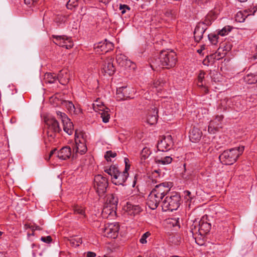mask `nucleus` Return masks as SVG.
Instances as JSON below:
<instances>
[{"mask_svg":"<svg viewBox=\"0 0 257 257\" xmlns=\"http://www.w3.org/2000/svg\"><path fill=\"white\" fill-rule=\"evenodd\" d=\"M152 192H153L154 193V195H157L158 196L160 197V198H162L163 199V198L165 197L161 193L158 192L156 190H154V189L152 190Z\"/></svg>","mask_w":257,"mask_h":257,"instance_id":"4d7b16f0","label":"nucleus"},{"mask_svg":"<svg viewBox=\"0 0 257 257\" xmlns=\"http://www.w3.org/2000/svg\"><path fill=\"white\" fill-rule=\"evenodd\" d=\"M73 211L75 214H80L83 215L84 217L85 216V211L83 208L81 206H79L78 205L75 206L73 208Z\"/></svg>","mask_w":257,"mask_h":257,"instance_id":"37998d69","label":"nucleus"},{"mask_svg":"<svg viewBox=\"0 0 257 257\" xmlns=\"http://www.w3.org/2000/svg\"><path fill=\"white\" fill-rule=\"evenodd\" d=\"M0 257H6L5 254L3 252H0Z\"/></svg>","mask_w":257,"mask_h":257,"instance_id":"69168bd1","label":"nucleus"},{"mask_svg":"<svg viewBox=\"0 0 257 257\" xmlns=\"http://www.w3.org/2000/svg\"><path fill=\"white\" fill-rule=\"evenodd\" d=\"M185 194L187 196L190 197L191 195V193L189 191H185Z\"/></svg>","mask_w":257,"mask_h":257,"instance_id":"e2e57ef3","label":"nucleus"},{"mask_svg":"<svg viewBox=\"0 0 257 257\" xmlns=\"http://www.w3.org/2000/svg\"><path fill=\"white\" fill-rule=\"evenodd\" d=\"M78 5V0H68L66 6L69 9H72Z\"/></svg>","mask_w":257,"mask_h":257,"instance_id":"a18cd8bd","label":"nucleus"},{"mask_svg":"<svg viewBox=\"0 0 257 257\" xmlns=\"http://www.w3.org/2000/svg\"><path fill=\"white\" fill-rule=\"evenodd\" d=\"M31 228L33 230H41V228L39 226L36 225H34L31 226Z\"/></svg>","mask_w":257,"mask_h":257,"instance_id":"680f3d73","label":"nucleus"},{"mask_svg":"<svg viewBox=\"0 0 257 257\" xmlns=\"http://www.w3.org/2000/svg\"><path fill=\"white\" fill-rule=\"evenodd\" d=\"M171 187L172 183L171 182H165L157 185L154 189L165 196L169 193Z\"/></svg>","mask_w":257,"mask_h":257,"instance_id":"4468645a","label":"nucleus"},{"mask_svg":"<svg viewBox=\"0 0 257 257\" xmlns=\"http://www.w3.org/2000/svg\"><path fill=\"white\" fill-rule=\"evenodd\" d=\"M151 154L152 151L150 150L149 148L147 147L144 148L141 153V162H142L143 160L145 161L150 156Z\"/></svg>","mask_w":257,"mask_h":257,"instance_id":"c756f323","label":"nucleus"},{"mask_svg":"<svg viewBox=\"0 0 257 257\" xmlns=\"http://www.w3.org/2000/svg\"><path fill=\"white\" fill-rule=\"evenodd\" d=\"M124 162L125 164L124 170L122 172L118 170L117 174L111 178L112 182L116 185H123L128 177L127 171L130 168V165L127 164L128 159L125 158Z\"/></svg>","mask_w":257,"mask_h":257,"instance_id":"423d86ee","label":"nucleus"},{"mask_svg":"<svg viewBox=\"0 0 257 257\" xmlns=\"http://www.w3.org/2000/svg\"><path fill=\"white\" fill-rule=\"evenodd\" d=\"M116 156V153L111 151H108L106 152L104 158L107 162H111V158H114Z\"/></svg>","mask_w":257,"mask_h":257,"instance_id":"79ce46f5","label":"nucleus"},{"mask_svg":"<svg viewBox=\"0 0 257 257\" xmlns=\"http://www.w3.org/2000/svg\"><path fill=\"white\" fill-rule=\"evenodd\" d=\"M216 54H213L209 56H207L203 60V63L205 65H209L210 64H213L214 62V60L216 59ZM219 58H217V59H219Z\"/></svg>","mask_w":257,"mask_h":257,"instance_id":"7c9ffc66","label":"nucleus"},{"mask_svg":"<svg viewBox=\"0 0 257 257\" xmlns=\"http://www.w3.org/2000/svg\"><path fill=\"white\" fill-rule=\"evenodd\" d=\"M158 120V111L156 107L152 108L150 110L147 115V122L148 123L153 125L155 124Z\"/></svg>","mask_w":257,"mask_h":257,"instance_id":"412c9836","label":"nucleus"},{"mask_svg":"<svg viewBox=\"0 0 257 257\" xmlns=\"http://www.w3.org/2000/svg\"><path fill=\"white\" fill-rule=\"evenodd\" d=\"M207 29L203 23H198L194 32V37L197 42H199L203 38V35Z\"/></svg>","mask_w":257,"mask_h":257,"instance_id":"2eb2a0df","label":"nucleus"},{"mask_svg":"<svg viewBox=\"0 0 257 257\" xmlns=\"http://www.w3.org/2000/svg\"><path fill=\"white\" fill-rule=\"evenodd\" d=\"M210 228V223L201 220L199 222L196 221L191 226V230L193 234L199 233L201 235L208 232Z\"/></svg>","mask_w":257,"mask_h":257,"instance_id":"39448f33","label":"nucleus"},{"mask_svg":"<svg viewBox=\"0 0 257 257\" xmlns=\"http://www.w3.org/2000/svg\"><path fill=\"white\" fill-rule=\"evenodd\" d=\"M228 151H230L232 155L236 154L237 155V158L243 153L244 151V146H239L238 147H236L227 150Z\"/></svg>","mask_w":257,"mask_h":257,"instance_id":"473e14b6","label":"nucleus"},{"mask_svg":"<svg viewBox=\"0 0 257 257\" xmlns=\"http://www.w3.org/2000/svg\"><path fill=\"white\" fill-rule=\"evenodd\" d=\"M218 12L216 10L211 11L205 17L204 19L200 21L199 23H203L205 26V28L207 29L213 21H214L218 15Z\"/></svg>","mask_w":257,"mask_h":257,"instance_id":"dca6fc26","label":"nucleus"},{"mask_svg":"<svg viewBox=\"0 0 257 257\" xmlns=\"http://www.w3.org/2000/svg\"><path fill=\"white\" fill-rule=\"evenodd\" d=\"M47 125L46 134L48 141L52 143L57 133L60 131V127L58 122L54 117L46 118L45 119Z\"/></svg>","mask_w":257,"mask_h":257,"instance_id":"7ed1b4c3","label":"nucleus"},{"mask_svg":"<svg viewBox=\"0 0 257 257\" xmlns=\"http://www.w3.org/2000/svg\"><path fill=\"white\" fill-rule=\"evenodd\" d=\"M93 107L94 110L95 111H101V109H105V108H106L103 105L99 104V103H94L93 104Z\"/></svg>","mask_w":257,"mask_h":257,"instance_id":"09e8293b","label":"nucleus"},{"mask_svg":"<svg viewBox=\"0 0 257 257\" xmlns=\"http://www.w3.org/2000/svg\"><path fill=\"white\" fill-rule=\"evenodd\" d=\"M63 104L70 113H72L73 111L75 110V105L71 101L65 100L63 102Z\"/></svg>","mask_w":257,"mask_h":257,"instance_id":"ea45409f","label":"nucleus"},{"mask_svg":"<svg viewBox=\"0 0 257 257\" xmlns=\"http://www.w3.org/2000/svg\"><path fill=\"white\" fill-rule=\"evenodd\" d=\"M113 48V44L106 40L103 42H100L95 47V49H97V51L99 50L102 52H107Z\"/></svg>","mask_w":257,"mask_h":257,"instance_id":"a211bd4d","label":"nucleus"},{"mask_svg":"<svg viewBox=\"0 0 257 257\" xmlns=\"http://www.w3.org/2000/svg\"><path fill=\"white\" fill-rule=\"evenodd\" d=\"M82 112V109L78 106H75V110L73 111L72 113L78 114Z\"/></svg>","mask_w":257,"mask_h":257,"instance_id":"5fc2aeb1","label":"nucleus"},{"mask_svg":"<svg viewBox=\"0 0 257 257\" xmlns=\"http://www.w3.org/2000/svg\"><path fill=\"white\" fill-rule=\"evenodd\" d=\"M99 113L103 122L107 123L109 121L110 113L109 109L108 108H105L104 109H101V111Z\"/></svg>","mask_w":257,"mask_h":257,"instance_id":"cd10ccee","label":"nucleus"},{"mask_svg":"<svg viewBox=\"0 0 257 257\" xmlns=\"http://www.w3.org/2000/svg\"><path fill=\"white\" fill-rule=\"evenodd\" d=\"M219 35L217 34L211 33L208 35V39L210 42L213 44L216 45L218 43V39Z\"/></svg>","mask_w":257,"mask_h":257,"instance_id":"a19ab883","label":"nucleus"},{"mask_svg":"<svg viewBox=\"0 0 257 257\" xmlns=\"http://www.w3.org/2000/svg\"><path fill=\"white\" fill-rule=\"evenodd\" d=\"M71 149L68 146H65L57 152V157L62 160L69 158L71 155Z\"/></svg>","mask_w":257,"mask_h":257,"instance_id":"4be33fe9","label":"nucleus"},{"mask_svg":"<svg viewBox=\"0 0 257 257\" xmlns=\"http://www.w3.org/2000/svg\"><path fill=\"white\" fill-rule=\"evenodd\" d=\"M172 161V158L170 156H166L164 158L157 160L156 162L159 164L167 165L170 164Z\"/></svg>","mask_w":257,"mask_h":257,"instance_id":"e433bc0d","label":"nucleus"},{"mask_svg":"<svg viewBox=\"0 0 257 257\" xmlns=\"http://www.w3.org/2000/svg\"><path fill=\"white\" fill-rule=\"evenodd\" d=\"M162 199L157 195H154V193L151 191L148 196L147 204L151 209L154 210L157 208Z\"/></svg>","mask_w":257,"mask_h":257,"instance_id":"ddd939ff","label":"nucleus"},{"mask_svg":"<svg viewBox=\"0 0 257 257\" xmlns=\"http://www.w3.org/2000/svg\"><path fill=\"white\" fill-rule=\"evenodd\" d=\"M56 151H57V149H54L52 150L50 152V154H49V155L48 157V158H47V157H46V160H49L51 158V157L52 156V155H53L54 153H56Z\"/></svg>","mask_w":257,"mask_h":257,"instance_id":"13d9d810","label":"nucleus"},{"mask_svg":"<svg viewBox=\"0 0 257 257\" xmlns=\"http://www.w3.org/2000/svg\"><path fill=\"white\" fill-rule=\"evenodd\" d=\"M107 179L101 175H97L94 179L93 186L99 196H103L106 192L108 187Z\"/></svg>","mask_w":257,"mask_h":257,"instance_id":"20e7f679","label":"nucleus"},{"mask_svg":"<svg viewBox=\"0 0 257 257\" xmlns=\"http://www.w3.org/2000/svg\"><path fill=\"white\" fill-rule=\"evenodd\" d=\"M41 240L46 243H50L52 241V239L50 236H47L46 237H41Z\"/></svg>","mask_w":257,"mask_h":257,"instance_id":"864d4df0","label":"nucleus"},{"mask_svg":"<svg viewBox=\"0 0 257 257\" xmlns=\"http://www.w3.org/2000/svg\"><path fill=\"white\" fill-rule=\"evenodd\" d=\"M223 118V116L222 115H216L215 118L212 120L211 121H216V123H220V125L221 126V121H222Z\"/></svg>","mask_w":257,"mask_h":257,"instance_id":"603ef678","label":"nucleus"},{"mask_svg":"<svg viewBox=\"0 0 257 257\" xmlns=\"http://www.w3.org/2000/svg\"><path fill=\"white\" fill-rule=\"evenodd\" d=\"M116 98L118 100L126 99L129 97L125 87H120L116 90Z\"/></svg>","mask_w":257,"mask_h":257,"instance_id":"393cba45","label":"nucleus"},{"mask_svg":"<svg viewBox=\"0 0 257 257\" xmlns=\"http://www.w3.org/2000/svg\"><path fill=\"white\" fill-rule=\"evenodd\" d=\"M87 151V146H75L73 148V151L76 154L79 153L81 155L85 154Z\"/></svg>","mask_w":257,"mask_h":257,"instance_id":"f704fd0d","label":"nucleus"},{"mask_svg":"<svg viewBox=\"0 0 257 257\" xmlns=\"http://www.w3.org/2000/svg\"><path fill=\"white\" fill-rule=\"evenodd\" d=\"M180 196L177 193H172L165 197L162 201V207L164 211H173L177 210L180 206Z\"/></svg>","mask_w":257,"mask_h":257,"instance_id":"f03ea898","label":"nucleus"},{"mask_svg":"<svg viewBox=\"0 0 257 257\" xmlns=\"http://www.w3.org/2000/svg\"><path fill=\"white\" fill-rule=\"evenodd\" d=\"M52 38L55 39L54 42L57 45L65 47L69 49L73 46V43L70 37L66 36L52 35Z\"/></svg>","mask_w":257,"mask_h":257,"instance_id":"1a4fd4ad","label":"nucleus"},{"mask_svg":"<svg viewBox=\"0 0 257 257\" xmlns=\"http://www.w3.org/2000/svg\"><path fill=\"white\" fill-rule=\"evenodd\" d=\"M165 84V81L162 79H158L154 81L153 83V87L158 89V90H160L161 89V87H162Z\"/></svg>","mask_w":257,"mask_h":257,"instance_id":"4c0bfd02","label":"nucleus"},{"mask_svg":"<svg viewBox=\"0 0 257 257\" xmlns=\"http://www.w3.org/2000/svg\"><path fill=\"white\" fill-rule=\"evenodd\" d=\"M56 114L58 118L61 119L63 125L64 131L69 135L72 134L73 132V124L67 115L61 111H57Z\"/></svg>","mask_w":257,"mask_h":257,"instance_id":"6e6552de","label":"nucleus"},{"mask_svg":"<svg viewBox=\"0 0 257 257\" xmlns=\"http://www.w3.org/2000/svg\"><path fill=\"white\" fill-rule=\"evenodd\" d=\"M124 9H127V10H130V8L128 7V6H127V5H120V10H122V11H121V13L122 14H124L125 12V11L124 10Z\"/></svg>","mask_w":257,"mask_h":257,"instance_id":"6e6d98bb","label":"nucleus"},{"mask_svg":"<svg viewBox=\"0 0 257 257\" xmlns=\"http://www.w3.org/2000/svg\"><path fill=\"white\" fill-rule=\"evenodd\" d=\"M88 138L85 133L80 132L79 133L76 131L75 142V145H86L88 143Z\"/></svg>","mask_w":257,"mask_h":257,"instance_id":"6ab92c4d","label":"nucleus"},{"mask_svg":"<svg viewBox=\"0 0 257 257\" xmlns=\"http://www.w3.org/2000/svg\"><path fill=\"white\" fill-rule=\"evenodd\" d=\"M177 61V55L175 52L169 50L162 51L159 57L153 62V66L169 69L175 66Z\"/></svg>","mask_w":257,"mask_h":257,"instance_id":"f257e3e1","label":"nucleus"},{"mask_svg":"<svg viewBox=\"0 0 257 257\" xmlns=\"http://www.w3.org/2000/svg\"><path fill=\"white\" fill-rule=\"evenodd\" d=\"M246 17V13L244 14L242 12L239 11L236 13L235 20L237 22L242 23L244 21Z\"/></svg>","mask_w":257,"mask_h":257,"instance_id":"c9c22d12","label":"nucleus"},{"mask_svg":"<svg viewBox=\"0 0 257 257\" xmlns=\"http://www.w3.org/2000/svg\"><path fill=\"white\" fill-rule=\"evenodd\" d=\"M202 137V132L197 127H193L190 132L189 138L193 143H197Z\"/></svg>","mask_w":257,"mask_h":257,"instance_id":"aec40b11","label":"nucleus"},{"mask_svg":"<svg viewBox=\"0 0 257 257\" xmlns=\"http://www.w3.org/2000/svg\"><path fill=\"white\" fill-rule=\"evenodd\" d=\"M119 229V224L116 222L107 223L102 228L104 236L113 238L117 236Z\"/></svg>","mask_w":257,"mask_h":257,"instance_id":"0eeeda50","label":"nucleus"},{"mask_svg":"<svg viewBox=\"0 0 257 257\" xmlns=\"http://www.w3.org/2000/svg\"><path fill=\"white\" fill-rule=\"evenodd\" d=\"M101 2L104 4H108L111 0H100Z\"/></svg>","mask_w":257,"mask_h":257,"instance_id":"0e129e2a","label":"nucleus"},{"mask_svg":"<svg viewBox=\"0 0 257 257\" xmlns=\"http://www.w3.org/2000/svg\"><path fill=\"white\" fill-rule=\"evenodd\" d=\"M96 256V253L93 252L88 251L87 253L86 256L87 257H95Z\"/></svg>","mask_w":257,"mask_h":257,"instance_id":"052dcab7","label":"nucleus"},{"mask_svg":"<svg viewBox=\"0 0 257 257\" xmlns=\"http://www.w3.org/2000/svg\"><path fill=\"white\" fill-rule=\"evenodd\" d=\"M113 58L112 57L107 58L103 61L101 67V71L104 75L111 76L115 71V68L113 64Z\"/></svg>","mask_w":257,"mask_h":257,"instance_id":"9d476101","label":"nucleus"},{"mask_svg":"<svg viewBox=\"0 0 257 257\" xmlns=\"http://www.w3.org/2000/svg\"><path fill=\"white\" fill-rule=\"evenodd\" d=\"M118 199L117 196H116L114 194H110L107 197L106 202L110 205V207H111L112 209H116L118 204Z\"/></svg>","mask_w":257,"mask_h":257,"instance_id":"a878e982","label":"nucleus"},{"mask_svg":"<svg viewBox=\"0 0 257 257\" xmlns=\"http://www.w3.org/2000/svg\"><path fill=\"white\" fill-rule=\"evenodd\" d=\"M118 170L117 167L115 165H111L109 168H105L104 172L109 175L112 178L117 174Z\"/></svg>","mask_w":257,"mask_h":257,"instance_id":"c85d7f7f","label":"nucleus"},{"mask_svg":"<svg viewBox=\"0 0 257 257\" xmlns=\"http://www.w3.org/2000/svg\"><path fill=\"white\" fill-rule=\"evenodd\" d=\"M244 79L248 84H253L257 82L256 76L255 74H248L244 77Z\"/></svg>","mask_w":257,"mask_h":257,"instance_id":"2f4dec72","label":"nucleus"},{"mask_svg":"<svg viewBox=\"0 0 257 257\" xmlns=\"http://www.w3.org/2000/svg\"><path fill=\"white\" fill-rule=\"evenodd\" d=\"M117 63L121 66L125 68L131 67L132 66L133 69L135 68L134 64L124 55H117L116 58Z\"/></svg>","mask_w":257,"mask_h":257,"instance_id":"f3484780","label":"nucleus"},{"mask_svg":"<svg viewBox=\"0 0 257 257\" xmlns=\"http://www.w3.org/2000/svg\"><path fill=\"white\" fill-rule=\"evenodd\" d=\"M219 160L221 162L226 165H232L237 159V155H232L230 151L226 150L220 155Z\"/></svg>","mask_w":257,"mask_h":257,"instance_id":"9b49d317","label":"nucleus"},{"mask_svg":"<svg viewBox=\"0 0 257 257\" xmlns=\"http://www.w3.org/2000/svg\"><path fill=\"white\" fill-rule=\"evenodd\" d=\"M39 0H24L25 4L28 5L29 7L32 6H35Z\"/></svg>","mask_w":257,"mask_h":257,"instance_id":"3c124183","label":"nucleus"},{"mask_svg":"<svg viewBox=\"0 0 257 257\" xmlns=\"http://www.w3.org/2000/svg\"><path fill=\"white\" fill-rule=\"evenodd\" d=\"M222 128L220 123H216V121H210L208 127V132L209 134H214L219 131Z\"/></svg>","mask_w":257,"mask_h":257,"instance_id":"b1692460","label":"nucleus"},{"mask_svg":"<svg viewBox=\"0 0 257 257\" xmlns=\"http://www.w3.org/2000/svg\"><path fill=\"white\" fill-rule=\"evenodd\" d=\"M45 78L46 80L50 83H53L58 79L56 75H54L51 73H47L45 75Z\"/></svg>","mask_w":257,"mask_h":257,"instance_id":"c03bdc74","label":"nucleus"},{"mask_svg":"<svg viewBox=\"0 0 257 257\" xmlns=\"http://www.w3.org/2000/svg\"><path fill=\"white\" fill-rule=\"evenodd\" d=\"M231 27L229 26H225L221 30L218 31V35L221 36L227 35L231 30Z\"/></svg>","mask_w":257,"mask_h":257,"instance_id":"58836bf2","label":"nucleus"},{"mask_svg":"<svg viewBox=\"0 0 257 257\" xmlns=\"http://www.w3.org/2000/svg\"><path fill=\"white\" fill-rule=\"evenodd\" d=\"M125 208L127 214L133 216L139 215L143 210L140 205H134L131 202H127Z\"/></svg>","mask_w":257,"mask_h":257,"instance_id":"f8f14e48","label":"nucleus"},{"mask_svg":"<svg viewBox=\"0 0 257 257\" xmlns=\"http://www.w3.org/2000/svg\"><path fill=\"white\" fill-rule=\"evenodd\" d=\"M170 146H155L157 148V151L167 152L170 150Z\"/></svg>","mask_w":257,"mask_h":257,"instance_id":"8fccbe9b","label":"nucleus"},{"mask_svg":"<svg viewBox=\"0 0 257 257\" xmlns=\"http://www.w3.org/2000/svg\"><path fill=\"white\" fill-rule=\"evenodd\" d=\"M204 75L205 73L201 71L198 75L197 85L199 87H202L203 86L202 81L204 77Z\"/></svg>","mask_w":257,"mask_h":257,"instance_id":"de8ad7c7","label":"nucleus"},{"mask_svg":"<svg viewBox=\"0 0 257 257\" xmlns=\"http://www.w3.org/2000/svg\"><path fill=\"white\" fill-rule=\"evenodd\" d=\"M193 198V197L192 195H190V197H188V200L190 199V201H191L192 199Z\"/></svg>","mask_w":257,"mask_h":257,"instance_id":"338daca9","label":"nucleus"},{"mask_svg":"<svg viewBox=\"0 0 257 257\" xmlns=\"http://www.w3.org/2000/svg\"><path fill=\"white\" fill-rule=\"evenodd\" d=\"M210 0H196V3L200 5L206 4Z\"/></svg>","mask_w":257,"mask_h":257,"instance_id":"bf43d9fd","label":"nucleus"},{"mask_svg":"<svg viewBox=\"0 0 257 257\" xmlns=\"http://www.w3.org/2000/svg\"><path fill=\"white\" fill-rule=\"evenodd\" d=\"M150 235H151V233L149 231H147V232H145V233H144L142 235L141 238L140 239V243H141L142 244L146 243L147 242V238L148 237H149Z\"/></svg>","mask_w":257,"mask_h":257,"instance_id":"49530a36","label":"nucleus"},{"mask_svg":"<svg viewBox=\"0 0 257 257\" xmlns=\"http://www.w3.org/2000/svg\"><path fill=\"white\" fill-rule=\"evenodd\" d=\"M149 257H158V256L154 254H150Z\"/></svg>","mask_w":257,"mask_h":257,"instance_id":"774afa93","label":"nucleus"},{"mask_svg":"<svg viewBox=\"0 0 257 257\" xmlns=\"http://www.w3.org/2000/svg\"><path fill=\"white\" fill-rule=\"evenodd\" d=\"M71 246L73 247L78 246L82 243V239L78 237H72L69 239Z\"/></svg>","mask_w":257,"mask_h":257,"instance_id":"72a5a7b5","label":"nucleus"},{"mask_svg":"<svg viewBox=\"0 0 257 257\" xmlns=\"http://www.w3.org/2000/svg\"><path fill=\"white\" fill-rule=\"evenodd\" d=\"M57 78L61 84L65 85L69 82V75L67 70H62L58 74Z\"/></svg>","mask_w":257,"mask_h":257,"instance_id":"5701e85b","label":"nucleus"},{"mask_svg":"<svg viewBox=\"0 0 257 257\" xmlns=\"http://www.w3.org/2000/svg\"><path fill=\"white\" fill-rule=\"evenodd\" d=\"M174 143V142L173 141L172 136L169 134H166V135L160 136L158 142V145L161 144L171 145Z\"/></svg>","mask_w":257,"mask_h":257,"instance_id":"bb28decb","label":"nucleus"}]
</instances>
